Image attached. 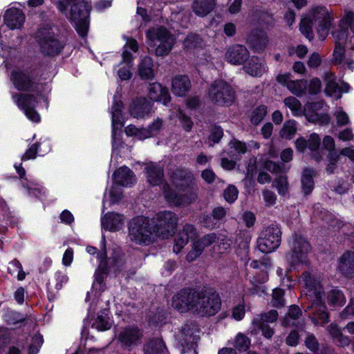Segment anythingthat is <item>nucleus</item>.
Masks as SVG:
<instances>
[{
	"label": "nucleus",
	"mask_w": 354,
	"mask_h": 354,
	"mask_svg": "<svg viewBox=\"0 0 354 354\" xmlns=\"http://www.w3.org/2000/svg\"><path fill=\"white\" fill-rule=\"evenodd\" d=\"M302 281L306 288V297L310 305L305 310L309 313V317L315 325H324L329 322V315L324 304V292L319 279L305 272L302 274Z\"/></svg>",
	"instance_id": "obj_1"
},
{
	"label": "nucleus",
	"mask_w": 354,
	"mask_h": 354,
	"mask_svg": "<svg viewBox=\"0 0 354 354\" xmlns=\"http://www.w3.org/2000/svg\"><path fill=\"white\" fill-rule=\"evenodd\" d=\"M57 7L62 13L70 19L81 37L86 35L88 28V10L83 0H59Z\"/></svg>",
	"instance_id": "obj_2"
},
{
	"label": "nucleus",
	"mask_w": 354,
	"mask_h": 354,
	"mask_svg": "<svg viewBox=\"0 0 354 354\" xmlns=\"http://www.w3.org/2000/svg\"><path fill=\"white\" fill-rule=\"evenodd\" d=\"M148 49L156 56L164 57L171 52L176 43L174 36L164 27H153L147 32Z\"/></svg>",
	"instance_id": "obj_3"
},
{
	"label": "nucleus",
	"mask_w": 354,
	"mask_h": 354,
	"mask_svg": "<svg viewBox=\"0 0 354 354\" xmlns=\"http://www.w3.org/2000/svg\"><path fill=\"white\" fill-rule=\"evenodd\" d=\"M221 306L218 294L212 290L196 291L194 313L201 317L216 315Z\"/></svg>",
	"instance_id": "obj_4"
},
{
	"label": "nucleus",
	"mask_w": 354,
	"mask_h": 354,
	"mask_svg": "<svg viewBox=\"0 0 354 354\" xmlns=\"http://www.w3.org/2000/svg\"><path fill=\"white\" fill-rule=\"evenodd\" d=\"M129 236L131 241L137 244H149L156 236L155 229L149 218L138 216L129 224Z\"/></svg>",
	"instance_id": "obj_5"
},
{
	"label": "nucleus",
	"mask_w": 354,
	"mask_h": 354,
	"mask_svg": "<svg viewBox=\"0 0 354 354\" xmlns=\"http://www.w3.org/2000/svg\"><path fill=\"white\" fill-rule=\"evenodd\" d=\"M290 252L286 255V259L292 266L306 264L311 246L307 239L301 234L295 233L288 239Z\"/></svg>",
	"instance_id": "obj_6"
},
{
	"label": "nucleus",
	"mask_w": 354,
	"mask_h": 354,
	"mask_svg": "<svg viewBox=\"0 0 354 354\" xmlns=\"http://www.w3.org/2000/svg\"><path fill=\"white\" fill-rule=\"evenodd\" d=\"M162 189L166 201L176 206L189 205L198 198V189L195 185L184 186L183 184H180L178 193L171 189L167 185H164Z\"/></svg>",
	"instance_id": "obj_7"
},
{
	"label": "nucleus",
	"mask_w": 354,
	"mask_h": 354,
	"mask_svg": "<svg viewBox=\"0 0 354 354\" xmlns=\"http://www.w3.org/2000/svg\"><path fill=\"white\" fill-rule=\"evenodd\" d=\"M36 38L41 51L46 55L54 56L59 54L63 48V44L55 37L53 26L44 25L36 32Z\"/></svg>",
	"instance_id": "obj_8"
},
{
	"label": "nucleus",
	"mask_w": 354,
	"mask_h": 354,
	"mask_svg": "<svg viewBox=\"0 0 354 354\" xmlns=\"http://www.w3.org/2000/svg\"><path fill=\"white\" fill-rule=\"evenodd\" d=\"M210 101L219 106H230L235 100V91L232 86L222 80L212 82L208 88Z\"/></svg>",
	"instance_id": "obj_9"
},
{
	"label": "nucleus",
	"mask_w": 354,
	"mask_h": 354,
	"mask_svg": "<svg viewBox=\"0 0 354 354\" xmlns=\"http://www.w3.org/2000/svg\"><path fill=\"white\" fill-rule=\"evenodd\" d=\"M281 241V231L276 224L263 227L257 239V248L263 253H270L277 250Z\"/></svg>",
	"instance_id": "obj_10"
},
{
	"label": "nucleus",
	"mask_w": 354,
	"mask_h": 354,
	"mask_svg": "<svg viewBox=\"0 0 354 354\" xmlns=\"http://www.w3.org/2000/svg\"><path fill=\"white\" fill-rule=\"evenodd\" d=\"M308 17L312 19L313 23L317 24V33L320 39L324 40L328 34L333 20L332 11L328 10L324 6H314L309 10Z\"/></svg>",
	"instance_id": "obj_11"
},
{
	"label": "nucleus",
	"mask_w": 354,
	"mask_h": 354,
	"mask_svg": "<svg viewBox=\"0 0 354 354\" xmlns=\"http://www.w3.org/2000/svg\"><path fill=\"white\" fill-rule=\"evenodd\" d=\"M10 80L18 91H30L39 94L43 90V84L39 83L33 75L28 71L19 69L13 71L10 74Z\"/></svg>",
	"instance_id": "obj_12"
},
{
	"label": "nucleus",
	"mask_w": 354,
	"mask_h": 354,
	"mask_svg": "<svg viewBox=\"0 0 354 354\" xmlns=\"http://www.w3.org/2000/svg\"><path fill=\"white\" fill-rule=\"evenodd\" d=\"M177 223L178 217L174 213L169 211L159 212L153 225L156 236L162 239L172 236L176 230Z\"/></svg>",
	"instance_id": "obj_13"
},
{
	"label": "nucleus",
	"mask_w": 354,
	"mask_h": 354,
	"mask_svg": "<svg viewBox=\"0 0 354 354\" xmlns=\"http://www.w3.org/2000/svg\"><path fill=\"white\" fill-rule=\"evenodd\" d=\"M278 313L275 310L257 315L252 320L251 333L256 335L261 332L264 337L270 339L274 330L269 326L270 323H274L277 320Z\"/></svg>",
	"instance_id": "obj_14"
},
{
	"label": "nucleus",
	"mask_w": 354,
	"mask_h": 354,
	"mask_svg": "<svg viewBox=\"0 0 354 354\" xmlns=\"http://www.w3.org/2000/svg\"><path fill=\"white\" fill-rule=\"evenodd\" d=\"M131 49L133 52L138 50V44L137 41L132 38H127V43L124 46L122 52V61L120 64V68L118 71V75L120 80H128L131 78L132 73L131 68L132 66L133 56L129 51Z\"/></svg>",
	"instance_id": "obj_15"
},
{
	"label": "nucleus",
	"mask_w": 354,
	"mask_h": 354,
	"mask_svg": "<svg viewBox=\"0 0 354 354\" xmlns=\"http://www.w3.org/2000/svg\"><path fill=\"white\" fill-rule=\"evenodd\" d=\"M12 100L17 106L24 111L27 118L34 122H38L40 120L39 114L35 110V106L37 103V97L32 94H14Z\"/></svg>",
	"instance_id": "obj_16"
},
{
	"label": "nucleus",
	"mask_w": 354,
	"mask_h": 354,
	"mask_svg": "<svg viewBox=\"0 0 354 354\" xmlns=\"http://www.w3.org/2000/svg\"><path fill=\"white\" fill-rule=\"evenodd\" d=\"M142 336L138 328L127 326L119 333L118 339L123 349L130 351L140 344Z\"/></svg>",
	"instance_id": "obj_17"
},
{
	"label": "nucleus",
	"mask_w": 354,
	"mask_h": 354,
	"mask_svg": "<svg viewBox=\"0 0 354 354\" xmlns=\"http://www.w3.org/2000/svg\"><path fill=\"white\" fill-rule=\"evenodd\" d=\"M290 73L279 74L277 81L282 86H286L288 91L297 97H302L307 93L308 81L305 79L293 80Z\"/></svg>",
	"instance_id": "obj_18"
},
{
	"label": "nucleus",
	"mask_w": 354,
	"mask_h": 354,
	"mask_svg": "<svg viewBox=\"0 0 354 354\" xmlns=\"http://www.w3.org/2000/svg\"><path fill=\"white\" fill-rule=\"evenodd\" d=\"M196 295V291L183 290L173 297L172 306L180 313H194Z\"/></svg>",
	"instance_id": "obj_19"
},
{
	"label": "nucleus",
	"mask_w": 354,
	"mask_h": 354,
	"mask_svg": "<svg viewBox=\"0 0 354 354\" xmlns=\"http://www.w3.org/2000/svg\"><path fill=\"white\" fill-rule=\"evenodd\" d=\"M332 35L335 41L333 63L340 64L342 63L345 55L344 44L348 37L347 32L345 30L341 28L333 31Z\"/></svg>",
	"instance_id": "obj_20"
},
{
	"label": "nucleus",
	"mask_w": 354,
	"mask_h": 354,
	"mask_svg": "<svg viewBox=\"0 0 354 354\" xmlns=\"http://www.w3.org/2000/svg\"><path fill=\"white\" fill-rule=\"evenodd\" d=\"M249 57L250 53L247 48L240 44L229 47L225 53L226 60L233 65H242Z\"/></svg>",
	"instance_id": "obj_21"
},
{
	"label": "nucleus",
	"mask_w": 354,
	"mask_h": 354,
	"mask_svg": "<svg viewBox=\"0 0 354 354\" xmlns=\"http://www.w3.org/2000/svg\"><path fill=\"white\" fill-rule=\"evenodd\" d=\"M272 266L271 260L270 258H263L261 260L257 261L254 260L250 263V267L259 270L261 273L259 277L254 276L250 281L254 286H258L259 284H263L265 283L268 278V270Z\"/></svg>",
	"instance_id": "obj_22"
},
{
	"label": "nucleus",
	"mask_w": 354,
	"mask_h": 354,
	"mask_svg": "<svg viewBox=\"0 0 354 354\" xmlns=\"http://www.w3.org/2000/svg\"><path fill=\"white\" fill-rule=\"evenodd\" d=\"M151 109V104L146 98L139 97L131 103L129 113L136 118H142L150 114Z\"/></svg>",
	"instance_id": "obj_23"
},
{
	"label": "nucleus",
	"mask_w": 354,
	"mask_h": 354,
	"mask_svg": "<svg viewBox=\"0 0 354 354\" xmlns=\"http://www.w3.org/2000/svg\"><path fill=\"white\" fill-rule=\"evenodd\" d=\"M25 21V15L24 12L15 8H12L6 10L4 15V22L10 29H19Z\"/></svg>",
	"instance_id": "obj_24"
},
{
	"label": "nucleus",
	"mask_w": 354,
	"mask_h": 354,
	"mask_svg": "<svg viewBox=\"0 0 354 354\" xmlns=\"http://www.w3.org/2000/svg\"><path fill=\"white\" fill-rule=\"evenodd\" d=\"M320 107V104L317 102L308 103L304 111V114L306 119L314 123L320 124H328L330 122V117L328 114H320L314 111V109Z\"/></svg>",
	"instance_id": "obj_25"
},
{
	"label": "nucleus",
	"mask_w": 354,
	"mask_h": 354,
	"mask_svg": "<svg viewBox=\"0 0 354 354\" xmlns=\"http://www.w3.org/2000/svg\"><path fill=\"white\" fill-rule=\"evenodd\" d=\"M149 97L153 101L162 102L167 105L171 100L170 95L166 88L157 82L150 84L148 87Z\"/></svg>",
	"instance_id": "obj_26"
},
{
	"label": "nucleus",
	"mask_w": 354,
	"mask_h": 354,
	"mask_svg": "<svg viewBox=\"0 0 354 354\" xmlns=\"http://www.w3.org/2000/svg\"><path fill=\"white\" fill-rule=\"evenodd\" d=\"M191 88V82L187 75H176L171 81V91L177 96H184Z\"/></svg>",
	"instance_id": "obj_27"
},
{
	"label": "nucleus",
	"mask_w": 354,
	"mask_h": 354,
	"mask_svg": "<svg viewBox=\"0 0 354 354\" xmlns=\"http://www.w3.org/2000/svg\"><path fill=\"white\" fill-rule=\"evenodd\" d=\"M338 269L346 277H354V251H348L340 257Z\"/></svg>",
	"instance_id": "obj_28"
},
{
	"label": "nucleus",
	"mask_w": 354,
	"mask_h": 354,
	"mask_svg": "<svg viewBox=\"0 0 354 354\" xmlns=\"http://www.w3.org/2000/svg\"><path fill=\"white\" fill-rule=\"evenodd\" d=\"M124 223V217L122 214L109 212L102 218V226L109 231H118L121 229Z\"/></svg>",
	"instance_id": "obj_29"
},
{
	"label": "nucleus",
	"mask_w": 354,
	"mask_h": 354,
	"mask_svg": "<svg viewBox=\"0 0 354 354\" xmlns=\"http://www.w3.org/2000/svg\"><path fill=\"white\" fill-rule=\"evenodd\" d=\"M147 182L152 186L159 185L163 180V169L155 163L147 164L145 168Z\"/></svg>",
	"instance_id": "obj_30"
},
{
	"label": "nucleus",
	"mask_w": 354,
	"mask_h": 354,
	"mask_svg": "<svg viewBox=\"0 0 354 354\" xmlns=\"http://www.w3.org/2000/svg\"><path fill=\"white\" fill-rule=\"evenodd\" d=\"M116 183L122 186H131L136 182L133 172L127 167H121L113 174Z\"/></svg>",
	"instance_id": "obj_31"
},
{
	"label": "nucleus",
	"mask_w": 354,
	"mask_h": 354,
	"mask_svg": "<svg viewBox=\"0 0 354 354\" xmlns=\"http://www.w3.org/2000/svg\"><path fill=\"white\" fill-rule=\"evenodd\" d=\"M244 71L252 76H261L266 73L267 67L265 63L257 57H251L243 66Z\"/></svg>",
	"instance_id": "obj_32"
},
{
	"label": "nucleus",
	"mask_w": 354,
	"mask_h": 354,
	"mask_svg": "<svg viewBox=\"0 0 354 354\" xmlns=\"http://www.w3.org/2000/svg\"><path fill=\"white\" fill-rule=\"evenodd\" d=\"M215 6V0H194L192 10L196 15L204 17L211 13Z\"/></svg>",
	"instance_id": "obj_33"
},
{
	"label": "nucleus",
	"mask_w": 354,
	"mask_h": 354,
	"mask_svg": "<svg viewBox=\"0 0 354 354\" xmlns=\"http://www.w3.org/2000/svg\"><path fill=\"white\" fill-rule=\"evenodd\" d=\"M122 102L120 100H114V102L111 106L113 138L115 133V130L118 129H120L123 126L124 120L122 115Z\"/></svg>",
	"instance_id": "obj_34"
},
{
	"label": "nucleus",
	"mask_w": 354,
	"mask_h": 354,
	"mask_svg": "<svg viewBox=\"0 0 354 354\" xmlns=\"http://www.w3.org/2000/svg\"><path fill=\"white\" fill-rule=\"evenodd\" d=\"M326 330L339 346H346L350 344V338L342 333L341 328L337 324L331 323L327 326Z\"/></svg>",
	"instance_id": "obj_35"
},
{
	"label": "nucleus",
	"mask_w": 354,
	"mask_h": 354,
	"mask_svg": "<svg viewBox=\"0 0 354 354\" xmlns=\"http://www.w3.org/2000/svg\"><path fill=\"white\" fill-rule=\"evenodd\" d=\"M152 59L145 57L138 65V74L142 80H151L154 77Z\"/></svg>",
	"instance_id": "obj_36"
},
{
	"label": "nucleus",
	"mask_w": 354,
	"mask_h": 354,
	"mask_svg": "<svg viewBox=\"0 0 354 354\" xmlns=\"http://www.w3.org/2000/svg\"><path fill=\"white\" fill-rule=\"evenodd\" d=\"M314 176L315 171L313 169L306 168L303 170L301 183L302 191L305 195L310 194L314 189Z\"/></svg>",
	"instance_id": "obj_37"
},
{
	"label": "nucleus",
	"mask_w": 354,
	"mask_h": 354,
	"mask_svg": "<svg viewBox=\"0 0 354 354\" xmlns=\"http://www.w3.org/2000/svg\"><path fill=\"white\" fill-rule=\"evenodd\" d=\"M145 354H167V348L160 339H153L144 346Z\"/></svg>",
	"instance_id": "obj_38"
},
{
	"label": "nucleus",
	"mask_w": 354,
	"mask_h": 354,
	"mask_svg": "<svg viewBox=\"0 0 354 354\" xmlns=\"http://www.w3.org/2000/svg\"><path fill=\"white\" fill-rule=\"evenodd\" d=\"M199 328L194 323L186 324L181 330V334L187 344L196 342L198 338Z\"/></svg>",
	"instance_id": "obj_39"
},
{
	"label": "nucleus",
	"mask_w": 354,
	"mask_h": 354,
	"mask_svg": "<svg viewBox=\"0 0 354 354\" xmlns=\"http://www.w3.org/2000/svg\"><path fill=\"white\" fill-rule=\"evenodd\" d=\"M283 103L290 110L292 115L295 117L303 115L304 109H303L300 101L296 97L293 96L287 97L283 100Z\"/></svg>",
	"instance_id": "obj_40"
},
{
	"label": "nucleus",
	"mask_w": 354,
	"mask_h": 354,
	"mask_svg": "<svg viewBox=\"0 0 354 354\" xmlns=\"http://www.w3.org/2000/svg\"><path fill=\"white\" fill-rule=\"evenodd\" d=\"M301 315V310L297 306H291L285 315L282 319V324L284 326H292L295 324V321L299 319Z\"/></svg>",
	"instance_id": "obj_41"
},
{
	"label": "nucleus",
	"mask_w": 354,
	"mask_h": 354,
	"mask_svg": "<svg viewBox=\"0 0 354 354\" xmlns=\"http://www.w3.org/2000/svg\"><path fill=\"white\" fill-rule=\"evenodd\" d=\"M196 231L195 227L192 225L186 224L176 237L187 243L189 240H192L196 236Z\"/></svg>",
	"instance_id": "obj_42"
},
{
	"label": "nucleus",
	"mask_w": 354,
	"mask_h": 354,
	"mask_svg": "<svg viewBox=\"0 0 354 354\" xmlns=\"http://www.w3.org/2000/svg\"><path fill=\"white\" fill-rule=\"evenodd\" d=\"M272 186L277 189L279 195H286L289 189V183L286 176H279L276 178L272 183Z\"/></svg>",
	"instance_id": "obj_43"
},
{
	"label": "nucleus",
	"mask_w": 354,
	"mask_h": 354,
	"mask_svg": "<svg viewBox=\"0 0 354 354\" xmlns=\"http://www.w3.org/2000/svg\"><path fill=\"white\" fill-rule=\"evenodd\" d=\"M313 21L308 17H304L301 20L299 30L308 39H313Z\"/></svg>",
	"instance_id": "obj_44"
},
{
	"label": "nucleus",
	"mask_w": 354,
	"mask_h": 354,
	"mask_svg": "<svg viewBox=\"0 0 354 354\" xmlns=\"http://www.w3.org/2000/svg\"><path fill=\"white\" fill-rule=\"evenodd\" d=\"M92 327L96 328L99 331L108 330L111 327V323L107 315L102 314L98 315L92 324Z\"/></svg>",
	"instance_id": "obj_45"
},
{
	"label": "nucleus",
	"mask_w": 354,
	"mask_h": 354,
	"mask_svg": "<svg viewBox=\"0 0 354 354\" xmlns=\"http://www.w3.org/2000/svg\"><path fill=\"white\" fill-rule=\"evenodd\" d=\"M248 41L255 51L259 52L265 48L268 42V39L266 36L261 35L257 38L250 36L248 38Z\"/></svg>",
	"instance_id": "obj_46"
},
{
	"label": "nucleus",
	"mask_w": 354,
	"mask_h": 354,
	"mask_svg": "<svg viewBox=\"0 0 354 354\" xmlns=\"http://www.w3.org/2000/svg\"><path fill=\"white\" fill-rule=\"evenodd\" d=\"M297 131L296 122L290 120L286 121L281 130V136L286 139H291Z\"/></svg>",
	"instance_id": "obj_47"
},
{
	"label": "nucleus",
	"mask_w": 354,
	"mask_h": 354,
	"mask_svg": "<svg viewBox=\"0 0 354 354\" xmlns=\"http://www.w3.org/2000/svg\"><path fill=\"white\" fill-rule=\"evenodd\" d=\"M8 271L12 275L17 273L18 280L21 281L26 277V273L23 271L22 266L17 259H14L9 263Z\"/></svg>",
	"instance_id": "obj_48"
},
{
	"label": "nucleus",
	"mask_w": 354,
	"mask_h": 354,
	"mask_svg": "<svg viewBox=\"0 0 354 354\" xmlns=\"http://www.w3.org/2000/svg\"><path fill=\"white\" fill-rule=\"evenodd\" d=\"M174 183L178 186H180V183L178 181H182L185 183H187L191 178L192 175L191 173L187 170L183 169H177L174 175L172 176Z\"/></svg>",
	"instance_id": "obj_49"
},
{
	"label": "nucleus",
	"mask_w": 354,
	"mask_h": 354,
	"mask_svg": "<svg viewBox=\"0 0 354 354\" xmlns=\"http://www.w3.org/2000/svg\"><path fill=\"white\" fill-rule=\"evenodd\" d=\"M327 299L330 305H343L345 300L343 293L338 290H332L328 292Z\"/></svg>",
	"instance_id": "obj_50"
},
{
	"label": "nucleus",
	"mask_w": 354,
	"mask_h": 354,
	"mask_svg": "<svg viewBox=\"0 0 354 354\" xmlns=\"http://www.w3.org/2000/svg\"><path fill=\"white\" fill-rule=\"evenodd\" d=\"M267 113L266 106L262 105L257 107L252 113L250 121L254 125H258Z\"/></svg>",
	"instance_id": "obj_51"
},
{
	"label": "nucleus",
	"mask_w": 354,
	"mask_h": 354,
	"mask_svg": "<svg viewBox=\"0 0 354 354\" xmlns=\"http://www.w3.org/2000/svg\"><path fill=\"white\" fill-rule=\"evenodd\" d=\"M250 345V339L243 334H238L234 340V346L239 351H246Z\"/></svg>",
	"instance_id": "obj_52"
},
{
	"label": "nucleus",
	"mask_w": 354,
	"mask_h": 354,
	"mask_svg": "<svg viewBox=\"0 0 354 354\" xmlns=\"http://www.w3.org/2000/svg\"><path fill=\"white\" fill-rule=\"evenodd\" d=\"M218 240L217 236L215 233H210L203 236L201 239L196 241V243L202 248V250L215 243Z\"/></svg>",
	"instance_id": "obj_53"
},
{
	"label": "nucleus",
	"mask_w": 354,
	"mask_h": 354,
	"mask_svg": "<svg viewBox=\"0 0 354 354\" xmlns=\"http://www.w3.org/2000/svg\"><path fill=\"white\" fill-rule=\"evenodd\" d=\"M201 39L196 35H189L183 42V46L185 49L189 50L201 46Z\"/></svg>",
	"instance_id": "obj_54"
},
{
	"label": "nucleus",
	"mask_w": 354,
	"mask_h": 354,
	"mask_svg": "<svg viewBox=\"0 0 354 354\" xmlns=\"http://www.w3.org/2000/svg\"><path fill=\"white\" fill-rule=\"evenodd\" d=\"M334 116L339 126H344L350 121L348 115L341 107H338L335 109Z\"/></svg>",
	"instance_id": "obj_55"
},
{
	"label": "nucleus",
	"mask_w": 354,
	"mask_h": 354,
	"mask_svg": "<svg viewBox=\"0 0 354 354\" xmlns=\"http://www.w3.org/2000/svg\"><path fill=\"white\" fill-rule=\"evenodd\" d=\"M178 118L182 128L187 132L191 131L194 123L190 117L185 115L182 111H179Z\"/></svg>",
	"instance_id": "obj_56"
},
{
	"label": "nucleus",
	"mask_w": 354,
	"mask_h": 354,
	"mask_svg": "<svg viewBox=\"0 0 354 354\" xmlns=\"http://www.w3.org/2000/svg\"><path fill=\"white\" fill-rule=\"evenodd\" d=\"M339 26L348 27L351 32H354V13L353 12H346L340 20Z\"/></svg>",
	"instance_id": "obj_57"
},
{
	"label": "nucleus",
	"mask_w": 354,
	"mask_h": 354,
	"mask_svg": "<svg viewBox=\"0 0 354 354\" xmlns=\"http://www.w3.org/2000/svg\"><path fill=\"white\" fill-rule=\"evenodd\" d=\"M321 88L322 82L319 78L313 77L308 82L307 89L309 94L316 95L320 92Z\"/></svg>",
	"instance_id": "obj_58"
},
{
	"label": "nucleus",
	"mask_w": 354,
	"mask_h": 354,
	"mask_svg": "<svg viewBox=\"0 0 354 354\" xmlns=\"http://www.w3.org/2000/svg\"><path fill=\"white\" fill-rule=\"evenodd\" d=\"M196 242H193L192 244V248L187 253L186 259L188 261L192 262L195 261L203 252L202 248L198 246Z\"/></svg>",
	"instance_id": "obj_59"
},
{
	"label": "nucleus",
	"mask_w": 354,
	"mask_h": 354,
	"mask_svg": "<svg viewBox=\"0 0 354 354\" xmlns=\"http://www.w3.org/2000/svg\"><path fill=\"white\" fill-rule=\"evenodd\" d=\"M238 189L233 185L228 186L224 191V198L230 203L234 202L238 197Z\"/></svg>",
	"instance_id": "obj_60"
},
{
	"label": "nucleus",
	"mask_w": 354,
	"mask_h": 354,
	"mask_svg": "<svg viewBox=\"0 0 354 354\" xmlns=\"http://www.w3.org/2000/svg\"><path fill=\"white\" fill-rule=\"evenodd\" d=\"M283 291L280 288L273 290L272 303L274 306L279 307L283 305Z\"/></svg>",
	"instance_id": "obj_61"
},
{
	"label": "nucleus",
	"mask_w": 354,
	"mask_h": 354,
	"mask_svg": "<svg viewBox=\"0 0 354 354\" xmlns=\"http://www.w3.org/2000/svg\"><path fill=\"white\" fill-rule=\"evenodd\" d=\"M223 136V129L218 126L212 127L211 129L209 140L214 143H218Z\"/></svg>",
	"instance_id": "obj_62"
},
{
	"label": "nucleus",
	"mask_w": 354,
	"mask_h": 354,
	"mask_svg": "<svg viewBox=\"0 0 354 354\" xmlns=\"http://www.w3.org/2000/svg\"><path fill=\"white\" fill-rule=\"evenodd\" d=\"M321 139L319 136L313 133L310 136L309 139L307 140V146L311 151H316L319 149L320 145Z\"/></svg>",
	"instance_id": "obj_63"
},
{
	"label": "nucleus",
	"mask_w": 354,
	"mask_h": 354,
	"mask_svg": "<svg viewBox=\"0 0 354 354\" xmlns=\"http://www.w3.org/2000/svg\"><path fill=\"white\" fill-rule=\"evenodd\" d=\"M262 194L266 206H272L275 203L277 196L272 191L269 189H263Z\"/></svg>",
	"instance_id": "obj_64"
}]
</instances>
